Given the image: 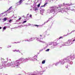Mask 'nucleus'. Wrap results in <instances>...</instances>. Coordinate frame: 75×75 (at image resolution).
<instances>
[{
  "mask_svg": "<svg viewBox=\"0 0 75 75\" xmlns=\"http://www.w3.org/2000/svg\"><path fill=\"white\" fill-rule=\"evenodd\" d=\"M18 61H19L18 60H17L14 63V65L15 67H18V66H19V65L20 64L19 63V62H17Z\"/></svg>",
  "mask_w": 75,
  "mask_h": 75,
  "instance_id": "1",
  "label": "nucleus"
},
{
  "mask_svg": "<svg viewBox=\"0 0 75 75\" xmlns=\"http://www.w3.org/2000/svg\"><path fill=\"white\" fill-rule=\"evenodd\" d=\"M19 61H24V59L23 58H21L20 59H19V60H18Z\"/></svg>",
  "mask_w": 75,
  "mask_h": 75,
  "instance_id": "2",
  "label": "nucleus"
},
{
  "mask_svg": "<svg viewBox=\"0 0 75 75\" xmlns=\"http://www.w3.org/2000/svg\"><path fill=\"white\" fill-rule=\"evenodd\" d=\"M71 42V40H69L67 41V44H70V42Z\"/></svg>",
  "mask_w": 75,
  "mask_h": 75,
  "instance_id": "3",
  "label": "nucleus"
},
{
  "mask_svg": "<svg viewBox=\"0 0 75 75\" xmlns=\"http://www.w3.org/2000/svg\"><path fill=\"white\" fill-rule=\"evenodd\" d=\"M52 11L55 12V9H53L50 10L51 13H52Z\"/></svg>",
  "mask_w": 75,
  "mask_h": 75,
  "instance_id": "4",
  "label": "nucleus"
},
{
  "mask_svg": "<svg viewBox=\"0 0 75 75\" xmlns=\"http://www.w3.org/2000/svg\"><path fill=\"white\" fill-rule=\"evenodd\" d=\"M44 9H42L40 11V13H41L42 14V13H44Z\"/></svg>",
  "mask_w": 75,
  "mask_h": 75,
  "instance_id": "5",
  "label": "nucleus"
},
{
  "mask_svg": "<svg viewBox=\"0 0 75 75\" xmlns=\"http://www.w3.org/2000/svg\"><path fill=\"white\" fill-rule=\"evenodd\" d=\"M16 4H17V5L18 6V5H20L21 4L19 2H17V3Z\"/></svg>",
  "mask_w": 75,
  "mask_h": 75,
  "instance_id": "6",
  "label": "nucleus"
},
{
  "mask_svg": "<svg viewBox=\"0 0 75 75\" xmlns=\"http://www.w3.org/2000/svg\"><path fill=\"white\" fill-rule=\"evenodd\" d=\"M45 60H43L42 62V64H45Z\"/></svg>",
  "mask_w": 75,
  "mask_h": 75,
  "instance_id": "7",
  "label": "nucleus"
},
{
  "mask_svg": "<svg viewBox=\"0 0 75 75\" xmlns=\"http://www.w3.org/2000/svg\"><path fill=\"white\" fill-rule=\"evenodd\" d=\"M23 0H20L19 1L21 4L23 2Z\"/></svg>",
  "mask_w": 75,
  "mask_h": 75,
  "instance_id": "8",
  "label": "nucleus"
},
{
  "mask_svg": "<svg viewBox=\"0 0 75 75\" xmlns=\"http://www.w3.org/2000/svg\"><path fill=\"white\" fill-rule=\"evenodd\" d=\"M34 9L35 11H36V10H38V8H37V7H35L34 8Z\"/></svg>",
  "mask_w": 75,
  "mask_h": 75,
  "instance_id": "9",
  "label": "nucleus"
},
{
  "mask_svg": "<svg viewBox=\"0 0 75 75\" xmlns=\"http://www.w3.org/2000/svg\"><path fill=\"white\" fill-rule=\"evenodd\" d=\"M14 64V63L13 62H12L11 63H10V65H13Z\"/></svg>",
  "mask_w": 75,
  "mask_h": 75,
  "instance_id": "10",
  "label": "nucleus"
},
{
  "mask_svg": "<svg viewBox=\"0 0 75 75\" xmlns=\"http://www.w3.org/2000/svg\"><path fill=\"white\" fill-rule=\"evenodd\" d=\"M7 20V18H4V21H6Z\"/></svg>",
  "mask_w": 75,
  "mask_h": 75,
  "instance_id": "11",
  "label": "nucleus"
},
{
  "mask_svg": "<svg viewBox=\"0 0 75 75\" xmlns=\"http://www.w3.org/2000/svg\"><path fill=\"white\" fill-rule=\"evenodd\" d=\"M30 41H33V40H34V39L31 38V39H30Z\"/></svg>",
  "mask_w": 75,
  "mask_h": 75,
  "instance_id": "12",
  "label": "nucleus"
},
{
  "mask_svg": "<svg viewBox=\"0 0 75 75\" xmlns=\"http://www.w3.org/2000/svg\"><path fill=\"white\" fill-rule=\"evenodd\" d=\"M67 58H65L64 59L62 60V61H65V60H67Z\"/></svg>",
  "mask_w": 75,
  "mask_h": 75,
  "instance_id": "13",
  "label": "nucleus"
},
{
  "mask_svg": "<svg viewBox=\"0 0 75 75\" xmlns=\"http://www.w3.org/2000/svg\"><path fill=\"white\" fill-rule=\"evenodd\" d=\"M6 27H4L3 28V29L4 30H6Z\"/></svg>",
  "mask_w": 75,
  "mask_h": 75,
  "instance_id": "14",
  "label": "nucleus"
},
{
  "mask_svg": "<svg viewBox=\"0 0 75 75\" xmlns=\"http://www.w3.org/2000/svg\"><path fill=\"white\" fill-rule=\"evenodd\" d=\"M50 50V49H47L46 50V51H49V50Z\"/></svg>",
  "mask_w": 75,
  "mask_h": 75,
  "instance_id": "15",
  "label": "nucleus"
},
{
  "mask_svg": "<svg viewBox=\"0 0 75 75\" xmlns=\"http://www.w3.org/2000/svg\"><path fill=\"white\" fill-rule=\"evenodd\" d=\"M40 4H39L38 5V7H40Z\"/></svg>",
  "mask_w": 75,
  "mask_h": 75,
  "instance_id": "16",
  "label": "nucleus"
},
{
  "mask_svg": "<svg viewBox=\"0 0 75 75\" xmlns=\"http://www.w3.org/2000/svg\"><path fill=\"white\" fill-rule=\"evenodd\" d=\"M63 37H62V36H61L59 38V40H60V39H61V38H62Z\"/></svg>",
  "mask_w": 75,
  "mask_h": 75,
  "instance_id": "17",
  "label": "nucleus"
},
{
  "mask_svg": "<svg viewBox=\"0 0 75 75\" xmlns=\"http://www.w3.org/2000/svg\"><path fill=\"white\" fill-rule=\"evenodd\" d=\"M12 7H10V8L8 9V10H11V8Z\"/></svg>",
  "mask_w": 75,
  "mask_h": 75,
  "instance_id": "18",
  "label": "nucleus"
},
{
  "mask_svg": "<svg viewBox=\"0 0 75 75\" xmlns=\"http://www.w3.org/2000/svg\"><path fill=\"white\" fill-rule=\"evenodd\" d=\"M47 4V3H45L44 5L43 6H42V7H43V6H45V5H46V4Z\"/></svg>",
  "mask_w": 75,
  "mask_h": 75,
  "instance_id": "19",
  "label": "nucleus"
},
{
  "mask_svg": "<svg viewBox=\"0 0 75 75\" xmlns=\"http://www.w3.org/2000/svg\"><path fill=\"white\" fill-rule=\"evenodd\" d=\"M31 59V57H29L28 58V59Z\"/></svg>",
  "mask_w": 75,
  "mask_h": 75,
  "instance_id": "20",
  "label": "nucleus"
},
{
  "mask_svg": "<svg viewBox=\"0 0 75 75\" xmlns=\"http://www.w3.org/2000/svg\"><path fill=\"white\" fill-rule=\"evenodd\" d=\"M11 21H12V20H10L9 21V23H11Z\"/></svg>",
  "mask_w": 75,
  "mask_h": 75,
  "instance_id": "21",
  "label": "nucleus"
},
{
  "mask_svg": "<svg viewBox=\"0 0 75 75\" xmlns=\"http://www.w3.org/2000/svg\"><path fill=\"white\" fill-rule=\"evenodd\" d=\"M27 22V21H25L23 22V23H26Z\"/></svg>",
  "mask_w": 75,
  "mask_h": 75,
  "instance_id": "22",
  "label": "nucleus"
},
{
  "mask_svg": "<svg viewBox=\"0 0 75 75\" xmlns=\"http://www.w3.org/2000/svg\"><path fill=\"white\" fill-rule=\"evenodd\" d=\"M4 64L5 65H7V64H6V63L4 62Z\"/></svg>",
  "mask_w": 75,
  "mask_h": 75,
  "instance_id": "23",
  "label": "nucleus"
},
{
  "mask_svg": "<svg viewBox=\"0 0 75 75\" xmlns=\"http://www.w3.org/2000/svg\"><path fill=\"white\" fill-rule=\"evenodd\" d=\"M29 16L30 17H31L32 16V15H30Z\"/></svg>",
  "mask_w": 75,
  "mask_h": 75,
  "instance_id": "24",
  "label": "nucleus"
},
{
  "mask_svg": "<svg viewBox=\"0 0 75 75\" xmlns=\"http://www.w3.org/2000/svg\"><path fill=\"white\" fill-rule=\"evenodd\" d=\"M35 25V26H37V27H38V25Z\"/></svg>",
  "mask_w": 75,
  "mask_h": 75,
  "instance_id": "25",
  "label": "nucleus"
},
{
  "mask_svg": "<svg viewBox=\"0 0 75 75\" xmlns=\"http://www.w3.org/2000/svg\"><path fill=\"white\" fill-rule=\"evenodd\" d=\"M21 19V18H19L18 19V20H20Z\"/></svg>",
  "mask_w": 75,
  "mask_h": 75,
  "instance_id": "26",
  "label": "nucleus"
},
{
  "mask_svg": "<svg viewBox=\"0 0 75 75\" xmlns=\"http://www.w3.org/2000/svg\"><path fill=\"white\" fill-rule=\"evenodd\" d=\"M15 51H17V50H13L14 52H15Z\"/></svg>",
  "mask_w": 75,
  "mask_h": 75,
  "instance_id": "27",
  "label": "nucleus"
},
{
  "mask_svg": "<svg viewBox=\"0 0 75 75\" xmlns=\"http://www.w3.org/2000/svg\"><path fill=\"white\" fill-rule=\"evenodd\" d=\"M54 8V7L52 6L51 7V8Z\"/></svg>",
  "mask_w": 75,
  "mask_h": 75,
  "instance_id": "28",
  "label": "nucleus"
},
{
  "mask_svg": "<svg viewBox=\"0 0 75 75\" xmlns=\"http://www.w3.org/2000/svg\"><path fill=\"white\" fill-rule=\"evenodd\" d=\"M0 29H1V27H0Z\"/></svg>",
  "mask_w": 75,
  "mask_h": 75,
  "instance_id": "29",
  "label": "nucleus"
},
{
  "mask_svg": "<svg viewBox=\"0 0 75 75\" xmlns=\"http://www.w3.org/2000/svg\"><path fill=\"white\" fill-rule=\"evenodd\" d=\"M4 14V13H2L1 14Z\"/></svg>",
  "mask_w": 75,
  "mask_h": 75,
  "instance_id": "30",
  "label": "nucleus"
},
{
  "mask_svg": "<svg viewBox=\"0 0 75 75\" xmlns=\"http://www.w3.org/2000/svg\"><path fill=\"white\" fill-rule=\"evenodd\" d=\"M32 75H35V74H32Z\"/></svg>",
  "mask_w": 75,
  "mask_h": 75,
  "instance_id": "31",
  "label": "nucleus"
},
{
  "mask_svg": "<svg viewBox=\"0 0 75 75\" xmlns=\"http://www.w3.org/2000/svg\"><path fill=\"white\" fill-rule=\"evenodd\" d=\"M10 47H11V46H10Z\"/></svg>",
  "mask_w": 75,
  "mask_h": 75,
  "instance_id": "32",
  "label": "nucleus"
},
{
  "mask_svg": "<svg viewBox=\"0 0 75 75\" xmlns=\"http://www.w3.org/2000/svg\"><path fill=\"white\" fill-rule=\"evenodd\" d=\"M57 8H58V7H57Z\"/></svg>",
  "mask_w": 75,
  "mask_h": 75,
  "instance_id": "33",
  "label": "nucleus"
},
{
  "mask_svg": "<svg viewBox=\"0 0 75 75\" xmlns=\"http://www.w3.org/2000/svg\"><path fill=\"white\" fill-rule=\"evenodd\" d=\"M14 67H15V66H14Z\"/></svg>",
  "mask_w": 75,
  "mask_h": 75,
  "instance_id": "34",
  "label": "nucleus"
},
{
  "mask_svg": "<svg viewBox=\"0 0 75 75\" xmlns=\"http://www.w3.org/2000/svg\"><path fill=\"white\" fill-rule=\"evenodd\" d=\"M8 11V10L7 11Z\"/></svg>",
  "mask_w": 75,
  "mask_h": 75,
  "instance_id": "35",
  "label": "nucleus"
},
{
  "mask_svg": "<svg viewBox=\"0 0 75 75\" xmlns=\"http://www.w3.org/2000/svg\"><path fill=\"white\" fill-rule=\"evenodd\" d=\"M40 36H41V35H40Z\"/></svg>",
  "mask_w": 75,
  "mask_h": 75,
  "instance_id": "36",
  "label": "nucleus"
},
{
  "mask_svg": "<svg viewBox=\"0 0 75 75\" xmlns=\"http://www.w3.org/2000/svg\"><path fill=\"white\" fill-rule=\"evenodd\" d=\"M38 26H39V25H38Z\"/></svg>",
  "mask_w": 75,
  "mask_h": 75,
  "instance_id": "37",
  "label": "nucleus"
}]
</instances>
